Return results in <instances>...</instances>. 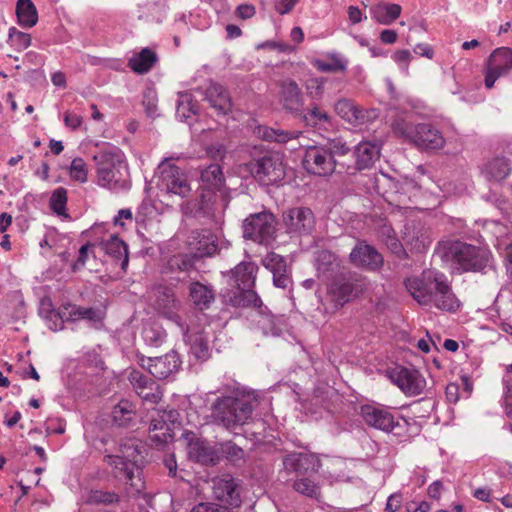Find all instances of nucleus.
Returning a JSON list of instances; mask_svg holds the SVG:
<instances>
[{"mask_svg":"<svg viewBox=\"0 0 512 512\" xmlns=\"http://www.w3.org/2000/svg\"><path fill=\"white\" fill-rule=\"evenodd\" d=\"M407 291L421 306L434 307L445 312H456L460 301L452 290L447 276L435 269L422 271L404 282Z\"/></svg>","mask_w":512,"mask_h":512,"instance_id":"f257e3e1","label":"nucleus"},{"mask_svg":"<svg viewBox=\"0 0 512 512\" xmlns=\"http://www.w3.org/2000/svg\"><path fill=\"white\" fill-rule=\"evenodd\" d=\"M442 258L459 272L488 274L496 271L492 252L461 241H447L441 246Z\"/></svg>","mask_w":512,"mask_h":512,"instance_id":"f03ea898","label":"nucleus"},{"mask_svg":"<svg viewBox=\"0 0 512 512\" xmlns=\"http://www.w3.org/2000/svg\"><path fill=\"white\" fill-rule=\"evenodd\" d=\"M96 164L97 182L101 187L114 192L126 191L131 186L128 165L120 148L109 146L93 156Z\"/></svg>","mask_w":512,"mask_h":512,"instance_id":"7ed1b4c3","label":"nucleus"},{"mask_svg":"<svg viewBox=\"0 0 512 512\" xmlns=\"http://www.w3.org/2000/svg\"><path fill=\"white\" fill-rule=\"evenodd\" d=\"M212 417L227 430L245 425L251 418L253 406L250 399L238 393L218 397L211 406Z\"/></svg>","mask_w":512,"mask_h":512,"instance_id":"20e7f679","label":"nucleus"},{"mask_svg":"<svg viewBox=\"0 0 512 512\" xmlns=\"http://www.w3.org/2000/svg\"><path fill=\"white\" fill-rule=\"evenodd\" d=\"M393 132L413 143L416 147L426 150L441 149L445 145L442 133L429 123L413 125L404 117H397L392 122Z\"/></svg>","mask_w":512,"mask_h":512,"instance_id":"39448f33","label":"nucleus"},{"mask_svg":"<svg viewBox=\"0 0 512 512\" xmlns=\"http://www.w3.org/2000/svg\"><path fill=\"white\" fill-rule=\"evenodd\" d=\"M365 289L364 279L353 272H343L337 275L327 289V299L332 309L338 310L346 303L358 297Z\"/></svg>","mask_w":512,"mask_h":512,"instance_id":"423d86ee","label":"nucleus"},{"mask_svg":"<svg viewBox=\"0 0 512 512\" xmlns=\"http://www.w3.org/2000/svg\"><path fill=\"white\" fill-rule=\"evenodd\" d=\"M120 451L122 455L107 454L103 461L113 468L115 477L125 479L126 484L140 491L143 488L141 479L134 481L135 472L139 473L137 466L139 451L134 445L129 444L122 445Z\"/></svg>","mask_w":512,"mask_h":512,"instance_id":"0eeeda50","label":"nucleus"},{"mask_svg":"<svg viewBox=\"0 0 512 512\" xmlns=\"http://www.w3.org/2000/svg\"><path fill=\"white\" fill-rule=\"evenodd\" d=\"M157 186L166 194L186 198L190 195L191 186L187 174L172 162V159H164L157 167Z\"/></svg>","mask_w":512,"mask_h":512,"instance_id":"6e6552de","label":"nucleus"},{"mask_svg":"<svg viewBox=\"0 0 512 512\" xmlns=\"http://www.w3.org/2000/svg\"><path fill=\"white\" fill-rule=\"evenodd\" d=\"M246 166L251 175L264 185L276 184L285 177L282 155L276 152H267L258 158H253Z\"/></svg>","mask_w":512,"mask_h":512,"instance_id":"1a4fd4ad","label":"nucleus"},{"mask_svg":"<svg viewBox=\"0 0 512 512\" xmlns=\"http://www.w3.org/2000/svg\"><path fill=\"white\" fill-rule=\"evenodd\" d=\"M179 412L175 409H155L151 415L149 439L157 448L173 439V428L180 425Z\"/></svg>","mask_w":512,"mask_h":512,"instance_id":"9d476101","label":"nucleus"},{"mask_svg":"<svg viewBox=\"0 0 512 512\" xmlns=\"http://www.w3.org/2000/svg\"><path fill=\"white\" fill-rule=\"evenodd\" d=\"M276 232V219L270 212L251 214L244 220L243 236L259 244H268Z\"/></svg>","mask_w":512,"mask_h":512,"instance_id":"9b49d317","label":"nucleus"},{"mask_svg":"<svg viewBox=\"0 0 512 512\" xmlns=\"http://www.w3.org/2000/svg\"><path fill=\"white\" fill-rule=\"evenodd\" d=\"M212 491L216 500L225 509L238 508L242 503L241 484L230 474H224L212 479Z\"/></svg>","mask_w":512,"mask_h":512,"instance_id":"f8f14e48","label":"nucleus"},{"mask_svg":"<svg viewBox=\"0 0 512 512\" xmlns=\"http://www.w3.org/2000/svg\"><path fill=\"white\" fill-rule=\"evenodd\" d=\"M336 163V159H332V155L321 144L309 146L303 158V167L308 173L323 177L335 171Z\"/></svg>","mask_w":512,"mask_h":512,"instance_id":"ddd939ff","label":"nucleus"},{"mask_svg":"<svg viewBox=\"0 0 512 512\" xmlns=\"http://www.w3.org/2000/svg\"><path fill=\"white\" fill-rule=\"evenodd\" d=\"M512 70V49L496 48L489 56L485 72V87L491 89L496 80Z\"/></svg>","mask_w":512,"mask_h":512,"instance_id":"4468645a","label":"nucleus"},{"mask_svg":"<svg viewBox=\"0 0 512 512\" xmlns=\"http://www.w3.org/2000/svg\"><path fill=\"white\" fill-rule=\"evenodd\" d=\"M139 364L142 368L157 379H165L171 374L177 372L182 364L180 356L177 352L171 351L160 357H145L139 358Z\"/></svg>","mask_w":512,"mask_h":512,"instance_id":"2eb2a0df","label":"nucleus"},{"mask_svg":"<svg viewBox=\"0 0 512 512\" xmlns=\"http://www.w3.org/2000/svg\"><path fill=\"white\" fill-rule=\"evenodd\" d=\"M360 415L368 426L387 433L392 432L399 426V421L391 411L380 405H362L360 408Z\"/></svg>","mask_w":512,"mask_h":512,"instance_id":"dca6fc26","label":"nucleus"},{"mask_svg":"<svg viewBox=\"0 0 512 512\" xmlns=\"http://www.w3.org/2000/svg\"><path fill=\"white\" fill-rule=\"evenodd\" d=\"M391 380L408 396L421 394L426 386V380L422 374L414 369L403 366L391 371Z\"/></svg>","mask_w":512,"mask_h":512,"instance_id":"f3484780","label":"nucleus"},{"mask_svg":"<svg viewBox=\"0 0 512 512\" xmlns=\"http://www.w3.org/2000/svg\"><path fill=\"white\" fill-rule=\"evenodd\" d=\"M283 223L289 234H309L314 228V214L308 207H294L284 212Z\"/></svg>","mask_w":512,"mask_h":512,"instance_id":"a211bd4d","label":"nucleus"},{"mask_svg":"<svg viewBox=\"0 0 512 512\" xmlns=\"http://www.w3.org/2000/svg\"><path fill=\"white\" fill-rule=\"evenodd\" d=\"M283 467L289 473L304 476L317 473L321 466L320 459L312 453L293 452L283 457Z\"/></svg>","mask_w":512,"mask_h":512,"instance_id":"6ab92c4d","label":"nucleus"},{"mask_svg":"<svg viewBox=\"0 0 512 512\" xmlns=\"http://www.w3.org/2000/svg\"><path fill=\"white\" fill-rule=\"evenodd\" d=\"M50 312L52 315L59 316V324H54V327L50 326L53 330L62 329L64 321L85 319L90 322H100L102 320L101 312L98 309L81 307L71 303L59 307L58 313H54L52 310Z\"/></svg>","mask_w":512,"mask_h":512,"instance_id":"aec40b11","label":"nucleus"},{"mask_svg":"<svg viewBox=\"0 0 512 512\" xmlns=\"http://www.w3.org/2000/svg\"><path fill=\"white\" fill-rule=\"evenodd\" d=\"M129 381L133 389L145 402L157 404L162 398V390L159 384L142 372L133 370L129 374Z\"/></svg>","mask_w":512,"mask_h":512,"instance_id":"412c9836","label":"nucleus"},{"mask_svg":"<svg viewBox=\"0 0 512 512\" xmlns=\"http://www.w3.org/2000/svg\"><path fill=\"white\" fill-rule=\"evenodd\" d=\"M188 247L195 258L214 255L218 250L217 236L209 230H194L188 237Z\"/></svg>","mask_w":512,"mask_h":512,"instance_id":"4be33fe9","label":"nucleus"},{"mask_svg":"<svg viewBox=\"0 0 512 512\" xmlns=\"http://www.w3.org/2000/svg\"><path fill=\"white\" fill-rule=\"evenodd\" d=\"M350 261L357 267H362L371 271L379 269L383 265L382 255L375 247L359 242L350 253Z\"/></svg>","mask_w":512,"mask_h":512,"instance_id":"5701e85b","label":"nucleus"},{"mask_svg":"<svg viewBox=\"0 0 512 512\" xmlns=\"http://www.w3.org/2000/svg\"><path fill=\"white\" fill-rule=\"evenodd\" d=\"M279 99L286 111L298 113L303 106V94L298 84L292 79L279 82Z\"/></svg>","mask_w":512,"mask_h":512,"instance_id":"b1692460","label":"nucleus"},{"mask_svg":"<svg viewBox=\"0 0 512 512\" xmlns=\"http://www.w3.org/2000/svg\"><path fill=\"white\" fill-rule=\"evenodd\" d=\"M155 304L166 317L173 320L178 326L182 327L180 323V316L175 313L179 302L176 299L175 291L168 286L159 285L154 289Z\"/></svg>","mask_w":512,"mask_h":512,"instance_id":"393cba45","label":"nucleus"},{"mask_svg":"<svg viewBox=\"0 0 512 512\" xmlns=\"http://www.w3.org/2000/svg\"><path fill=\"white\" fill-rule=\"evenodd\" d=\"M262 264L273 274V284L275 287L285 289L291 284L286 261L281 255L274 252L268 253L262 259Z\"/></svg>","mask_w":512,"mask_h":512,"instance_id":"a878e982","label":"nucleus"},{"mask_svg":"<svg viewBox=\"0 0 512 512\" xmlns=\"http://www.w3.org/2000/svg\"><path fill=\"white\" fill-rule=\"evenodd\" d=\"M225 304L233 307H258L261 308L262 301L252 287L235 288L227 290L222 294Z\"/></svg>","mask_w":512,"mask_h":512,"instance_id":"bb28decb","label":"nucleus"},{"mask_svg":"<svg viewBox=\"0 0 512 512\" xmlns=\"http://www.w3.org/2000/svg\"><path fill=\"white\" fill-rule=\"evenodd\" d=\"M205 100L219 115H226L231 111L232 102L227 90L220 84L211 83L205 91Z\"/></svg>","mask_w":512,"mask_h":512,"instance_id":"cd10ccee","label":"nucleus"},{"mask_svg":"<svg viewBox=\"0 0 512 512\" xmlns=\"http://www.w3.org/2000/svg\"><path fill=\"white\" fill-rule=\"evenodd\" d=\"M258 266L254 262H241L231 270V286L234 288L253 287Z\"/></svg>","mask_w":512,"mask_h":512,"instance_id":"c85d7f7f","label":"nucleus"},{"mask_svg":"<svg viewBox=\"0 0 512 512\" xmlns=\"http://www.w3.org/2000/svg\"><path fill=\"white\" fill-rule=\"evenodd\" d=\"M356 167L358 170L370 168L380 156V146L370 141H362L355 147Z\"/></svg>","mask_w":512,"mask_h":512,"instance_id":"c756f323","label":"nucleus"},{"mask_svg":"<svg viewBox=\"0 0 512 512\" xmlns=\"http://www.w3.org/2000/svg\"><path fill=\"white\" fill-rule=\"evenodd\" d=\"M335 112L346 122L359 125L366 120V112L349 99H340L335 103Z\"/></svg>","mask_w":512,"mask_h":512,"instance_id":"7c9ffc66","label":"nucleus"},{"mask_svg":"<svg viewBox=\"0 0 512 512\" xmlns=\"http://www.w3.org/2000/svg\"><path fill=\"white\" fill-rule=\"evenodd\" d=\"M189 296L194 305L200 309H208L215 300V292L211 286L200 282H192L189 287Z\"/></svg>","mask_w":512,"mask_h":512,"instance_id":"2f4dec72","label":"nucleus"},{"mask_svg":"<svg viewBox=\"0 0 512 512\" xmlns=\"http://www.w3.org/2000/svg\"><path fill=\"white\" fill-rule=\"evenodd\" d=\"M185 342L190 346V353L198 361H206L210 357L208 338L202 332L184 334Z\"/></svg>","mask_w":512,"mask_h":512,"instance_id":"473e14b6","label":"nucleus"},{"mask_svg":"<svg viewBox=\"0 0 512 512\" xmlns=\"http://www.w3.org/2000/svg\"><path fill=\"white\" fill-rule=\"evenodd\" d=\"M120 501L121 497L115 491L92 488L87 492L84 503L90 506L113 507Z\"/></svg>","mask_w":512,"mask_h":512,"instance_id":"72a5a7b5","label":"nucleus"},{"mask_svg":"<svg viewBox=\"0 0 512 512\" xmlns=\"http://www.w3.org/2000/svg\"><path fill=\"white\" fill-rule=\"evenodd\" d=\"M135 416L136 407L127 399L120 400L111 411L112 422L119 427H128Z\"/></svg>","mask_w":512,"mask_h":512,"instance_id":"f704fd0d","label":"nucleus"},{"mask_svg":"<svg viewBox=\"0 0 512 512\" xmlns=\"http://www.w3.org/2000/svg\"><path fill=\"white\" fill-rule=\"evenodd\" d=\"M157 61V55L149 48L142 49L128 61V67L135 73L146 74Z\"/></svg>","mask_w":512,"mask_h":512,"instance_id":"c9c22d12","label":"nucleus"},{"mask_svg":"<svg viewBox=\"0 0 512 512\" xmlns=\"http://www.w3.org/2000/svg\"><path fill=\"white\" fill-rule=\"evenodd\" d=\"M105 252L116 260L121 261L122 270H126L129 263L128 246L116 235L110 236L103 242Z\"/></svg>","mask_w":512,"mask_h":512,"instance_id":"e433bc0d","label":"nucleus"},{"mask_svg":"<svg viewBox=\"0 0 512 512\" xmlns=\"http://www.w3.org/2000/svg\"><path fill=\"white\" fill-rule=\"evenodd\" d=\"M200 179L208 190L222 191L225 178L222 168L218 164H211L201 171Z\"/></svg>","mask_w":512,"mask_h":512,"instance_id":"4c0bfd02","label":"nucleus"},{"mask_svg":"<svg viewBox=\"0 0 512 512\" xmlns=\"http://www.w3.org/2000/svg\"><path fill=\"white\" fill-rule=\"evenodd\" d=\"M401 10L398 4L381 3L371 8V14L376 22L389 25L400 16Z\"/></svg>","mask_w":512,"mask_h":512,"instance_id":"58836bf2","label":"nucleus"},{"mask_svg":"<svg viewBox=\"0 0 512 512\" xmlns=\"http://www.w3.org/2000/svg\"><path fill=\"white\" fill-rule=\"evenodd\" d=\"M256 134L259 138L265 141H273L277 143H286L291 139L299 137L301 132L298 131H286L283 129H274L267 126H258Z\"/></svg>","mask_w":512,"mask_h":512,"instance_id":"ea45409f","label":"nucleus"},{"mask_svg":"<svg viewBox=\"0 0 512 512\" xmlns=\"http://www.w3.org/2000/svg\"><path fill=\"white\" fill-rule=\"evenodd\" d=\"M18 23L23 27H33L38 21V13L31 0H18L16 4Z\"/></svg>","mask_w":512,"mask_h":512,"instance_id":"a19ab883","label":"nucleus"},{"mask_svg":"<svg viewBox=\"0 0 512 512\" xmlns=\"http://www.w3.org/2000/svg\"><path fill=\"white\" fill-rule=\"evenodd\" d=\"M488 180L502 181L510 173V166L505 158H495L488 162L483 171Z\"/></svg>","mask_w":512,"mask_h":512,"instance_id":"79ce46f5","label":"nucleus"},{"mask_svg":"<svg viewBox=\"0 0 512 512\" xmlns=\"http://www.w3.org/2000/svg\"><path fill=\"white\" fill-rule=\"evenodd\" d=\"M190 455L202 464H216L219 459L214 449L202 441L190 445Z\"/></svg>","mask_w":512,"mask_h":512,"instance_id":"37998d69","label":"nucleus"},{"mask_svg":"<svg viewBox=\"0 0 512 512\" xmlns=\"http://www.w3.org/2000/svg\"><path fill=\"white\" fill-rule=\"evenodd\" d=\"M302 119L307 125L315 128H326L327 125H331V117L318 106L307 109L303 113Z\"/></svg>","mask_w":512,"mask_h":512,"instance_id":"c03bdc74","label":"nucleus"},{"mask_svg":"<svg viewBox=\"0 0 512 512\" xmlns=\"http://www.w3.org/2000/svg\"><path fill=\"white\" fill-rule=\"evenodd\" d=\"M197 113V105L194 103L192 96L188 93H179L176 115L182 121H187L191 115Z\"/></svg>","mask_w":512,"mask_h":512,"instance_id":"a18cd8bd","label":"nucleus"},{"mask_svg":"<svg viewBox=\"0 0 512 512\" xmlns=\"http://www.w3.org/2000/svg\"><path fill=\"white\" fill-rule=\"evenodd\" d=\"M316 67L321 72H342L347 68V62L338 54H331L327 60H316Z\"/></svg>","mask_w":512,"mask_h":512,"instance_id":"49530a36","label":"nucleus"},{"mask_svg":"<svg viewBox=\"0 0 512 512\" xmlns=\"http://www.w3.org/2000/svg\"><path fill=\"white\" fill-rule=\"evenodd\" d=\"M293 489L307 497L318 499L320 487L309 477L302 476L293 482Z\"/></svg>","mask_w":512,"mask_h":512,"instance_id":"de8ad7c7","label":"nucleus"},{"mask_svg":"<svg viewBox=\"0 0 512 512\" xmlns=\"http://www.w3.org/2000/svg\"><path fill=\"white\" fill-rule=\"evenodd\" d=\"M67 200V190L65 188L59 187L55 189L52 192L49 202L51 210L58 216L68 218L69 216L66 213Z\"/></svg>","mask_w":512,"mask_h":512,"instance_id":"09e8293b","label":"nucleus"},{"mask_svg":"<svg viewBox=\"0 0 512 512\" xmlns=\"http://www.w3.org/2000/svg\"><path fill=\"white\" fill-rule=\"evenodd\" d=\"M257 325L265 335L278 336L282 331L279 319L271 314L260 313Z\"/></svg>","mask_w":512,"mask_h":512,"instance_id":"8fccbe9b","label":"nucleus"},{"mask_svg":"<svg viewBox=\"0 0 512 512\" xmlns=\"http://www.w3.org/2000/svg\"><path fill=\"white\" fill-rule=\"evenodd\" d=\"M338 266L337 257L329 251L320 252L316 259V269L319 274L332 272Z\"/></svg>","mask_w":512,"mask_h":512,"instance_id":"3c124183","label":"nucleus"},{"mask_svg":"<svg viewBox=\"0 0 512 512\" xmlns=\"http://www.w3.org/2000/svg\"><path fill=\"white\" fill-rule=\"evenodd\" d=\"M321 145L329 151L332 155V159L344 156L350 152V147L341 137L329 138Z\"/></svg>","mask_w":512,"mask_h":512,"instance_id":"603ef678","label":"nucleus"},{"mask_svg":"<svg viewBox=\"0 0 512 512\" xmlns=\"http://www.w3.org/2000/svg\"><path fill=\"white\" fill-rule=\"evenodd\" d=\"M8 42L18 51L25 50L31 45V36L12 27L9 29Z\"/></svg>","mask_w":512,"mask_h":512,"instance_id":"864d4df0","label":"nucleus"},{"mask_svg":"<svg viewBox=\"0 0 512 512\" xmlns=\"http://www.w3.org/2000/svg\"><path fill=\"white\" fill-rule=\"evenodd\" d=\"M220 449L222 454L233 463H238L244 459V450L232 441L221 443Z\"/></svg>","mask_w":512,"mask_h":512,"instance_id":"5fc2aeb1","label":"nucleus"},{"mask_svg":"<svg viewBox=\"0 0 512 512\" xmlns=\"http://www.w3.org/2000/svg\"><path fill=\"white\" fill-rule=\"evenodd\" d=\"M70 177L81 183H85L88 179V169L82 158H75L70 165Z\"/></svg>","mask_w":512,"mask_h":512,"instance_id":"6e6d98bb","label":"nucleus"},{"mask_svg":"<svg viewBox=\"0 0 512 512\" xmlns=\"http://www.w3.org/2000/svg\"><path fill=\"white\" fill-rule=\"evenodd\" d=\"M169 265L172 268L177 267L180 271H189L194 266V260L189 255H177L170 259Z\"/></svg>","mask_w":512,"mask_h":512,"instance_id":"4d7b16f0","label":"nucleus"},{"mask_svg":"<svg viewBox=\"0 0 512 512\" xmlns=\"http://www.w3.org/2000/svg\"><path fill=\"white\" fill-rule=\"evenodd\" d=\"M190 512H227L226 509L216 503L202 502L192 508Z\"/></svg>","mask_w":512,"mask_h":512,"instance_id":"13d9d810","label":"nucleus"},{"mask_svg":"<svg viewBox=\"0 0 512 512\" xmlns=\"http://www.w3.org/2000/svg\"><path fill=\"white\" fill-rule=\"evenodd\" d=\"M50 310H52L54 313L59 312V309L57 311L54 310L50 299H43L41 301L40 314L43 315V317L47 320H55V322L59 321V316L52 315Z\"/></svg>","mask_w":512,"mask_h":512,"instance_id":"bf43d9fd","label":"nucleus"},{"mask_svg":"<svg viewBox=\"0 0 512 512\" xmlns=\"http://www.w3.org/2000/svg\"><path fill=\"white\" fill-rule=\"evenodd\" d=\"M89 248L90 245L85 244L79 249L77 260L72 265V269L74 272L81 270L85 266Z\"/></svg>","mask_w":512,"mask_h":512,"instance_id":"052dcab7","label":"nucleus"},{"mask_svg":"<svg viewBox=\"0 0 512 512\" xmlns=\"http://www.w3.org/2000/svg\"><path fill=\"white\" fill-rule=\"evenodd\" d=\"M299 0H277L275 9L280 15L288 14L292 11Z\"/></svg>","mask_w":512,"mask_h":512,"instance_id":"680f3d73","label":"nucleus"},{"mask_svg":"<svg viewBox=\"0 0 512 512\" xmlns=\"http://www.w3.org/2000/svg\"><path fill=\"white\" fill-rule=\"evenodd\" d=\"M402 504V496L399 493L391 494L388 497L385 510L386 512H397Z\"/></svg>","mask_w":512,"mask_h":512,"instance_id":"e2e57ef3","label":"nucleus"},{"mask_svg":"<svg viewBox=\"0 0 512 512\" xmlns=\"http://www.w3.org/2000/svg\"><path fill=\"white\" fill-rule=\"evenodd\" d=\"M64 123L67 127L75 130L82 124V117L78 114L67 112L64 115Z\"/></svg>","mask_w":512,"mask_h":512,"instance_id":"0e129e2a","label":"nucleus"},{"mask_svg":"<svg viewBox=\"0 0 512 512\" xmlns=\"http://www.w3.org/2000/svg\"><path fill=\"white\" fill-rule=\"evenodd\" d=\"M207 154L214 159H222L226 154V148L221 143L212 144L207 148Z\"/></svg>","mask_w":512,"mask_h":512,"instance_id":"69168bd1","label":"nucleus"},{"mask_svg":"<svg viewBox=\"0 0 512 512\" xmlns=\"http://www.w3.org/2000/svg\"><path fill=\"white\" fill-rule=\"evenodd\" d=\"M255 7L249 4H241L236 9V14L241 19H249L255 15Z\"/></svg>","mask_w":512,"mask_h":512,"instance_id":"338daca9","label":"nucleus"},{"mask_svg":"<svg viewBox=\"0 0 512 512\" xmlns=\"http://www.w3.org/2000/svg\"><path fill=\"white\" fill-rule=\"evenodd\" d=\"M446 398L450 403H456L459 399V387L457 384L450 383L445 389Z\"/></svg>","mask_w":512,"mask_h":512,"instance_id":"774afa93","label":"nucleus"}]
</instances>
